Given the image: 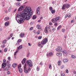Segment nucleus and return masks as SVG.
Masks as SVG:
<instances>
[{
  "instance_id": "obj_1",
  "label": "nucleus",
  "mask_w": 76,
  "mask_h": 76,
  "mask_svg": "<svg viewBox=\"0 0 76 76\" xmlns=\"http://www.w3.org/2000/svg\"><path fill=\"white\" fill-rule=\"evenodd\" d=\"M32 11L30 7H26L23 11L21 12V16L18 14H17L16 16V19L18 23H23L24 21H23V18H25L26 16L29 13Z\"/></svg>"
},
{
  "instance_id": "obj_2",
  "label": "nucleus",
  "mask_w": 76,
  "mask_h": 76,
  "mask_svg": "<svg viewBox=\"0 0 76 76\" xmlns=\"http://www.w3.org/2000/svg\"><path fill=\"white\" fill-rule=\"evenodd\" d=\"M47 42H48V39H47V38H45L42 41L39 42L38 43V46L40 47L41 48H42L43 46H44V45H45Z\"/></svg>"
},
{
  "instance_id": "obj_3",
  "label": "nucleus",
  "mask_w": 76,
  "mask_h": 76,
  "mask_svg": "<svg viewBox=\"0 0 76 76\" xmlns=\"http://www.w3.org/2000/svg\"><path fill=\"white\" fill-rule=\"evenodd\" d=\"M33 14L32 11H31V12L29 13V14H27L26 17H25V18H24L25 20H29L31 19V16H32Z\"/></svg>"
},
{
  "instance_id": "obj_4",
  "label": "nucleus",
  "mask_w": 76,
  "mask_h": 76,
  "mask_svg": "<svg viewBox=\"0 0 76 76\" xmlns=\"http://www.w3.org/2000/svg\"><path fill=\"white\" fill-rule=\"evenodd\" d=\"M69 7H70V4H64L62 6V9L63 10H64L65 8L67 9V8H69Z\"/></svg>"
},
{
  "instance_id": "obj_5",
  "label": "nucleus",
  "mask_w": 76,
  "mask_h": 76,
  "mask_svg": "<svg viewBox=\"0 0 76 76\" xmlns=\"http://www.w3.org/2000/svg\"><path fill=\"white\" fill-rule=\"evenodd\" d=\"M26 63L27 64L28 66L29 67H32V62L31 61H26Z\"/></svg>"
},
{
  "instance_id": "obj_6",
  "label": "nucleus",
  "mask_w": 76,
  "mask_h": 76,
  "mask_svg": "<svg viewBox=\"0 0 76 76\" xmlns=\"http://www.w3.org/2000/svg\"><path fill=\"white\" fill-rule=\"evenodd\" d=\"M25 7L24 5H21L19 7V9H18V11L19 12L20 11H22L23 9H24Z\"/></svg>"
},
{
  "instance_id": "obj_7",
  "label": "nucleus",
  "mask_w": 76,
  "mask_h": 76,
  "mask_svg": "<svg viewBox=\"0 0 76 76\" xmlns=\"http://www.w3.org/2000/svg\"><path fill=\"white\" fill-rule=\"evenodd\" d=\"M39 7H37V10H36V13L37 15H40V12H39Z\"/></svg>"
},
{
  "instance_id": "obj_8",
  "label": "nucleus",
  "mask_w": 76,
  "mask_h": 76,
  "mask_svg": "<svg viewBox=\"0 0 76 76\" xmlns=\"http://www.w3.org/2000/svg\"><path fill=\"white\" fill-rule=\"evenodd\" d=\"M54 54L53 53L51 52L49 53L48 54H47V57H51V56H53Z\"/></svg>"
},
{
  "instance_id": "obj_9",
  "label": "nucleus",
  "mask_w": 76,
  "mask_h": 76,
  "mask_svg": "<svg viewBox=\"0 0 76 76\" xmlns=\"http://www.w3.org/2000/svg\"><path fill=\"white\" fill-rule=\"evenodd\" d=\"M62 53L64 56H67V53L66 52V51L65 50H64L62 51Z\"/></svg>"
},
{
  "instance_id": "obj_10",
  "label": "nucleus",
  "mask_w": 76,
  "mask_h": 76,
  "mask_svg": "<svg viewBox=\"0 0 76 76\" xmlns=\"http://www.w3.org/2000/svg\"><path fill=\"white\" fill-rule=\"evenodd\" d=\"M37 29H38L40 31H42V28H41V27L40 26V25H38L37 26Z\"/></svg>"
},
{
  "instance_id": "obj_11",
  "label": "nucleus",
  "mask_w": 76,
  "mask_h": 76,
  "mask_svg": "<svg viewBox=\"0 0 76 76\" xmlns=\"http://www.w3.org/2000/svg\"><path fill=\"white\" fill-rule=\"evenodd\" d=\"M7 64V63H3L2 64V68H4V67L6 66Z\"/></svg>"
},
{
  "instance_id": "obj_12",
  "label": "nucleus",
  "mask_w": 76,
  "mask_h": 76,
  "mask_svg": "<svg viewBox=\"0 0 76 76\" xmlns=\"http://www.w3.org/2000/svg\"><path fill=\"white\" fill-rule=\"evenodd\" d=\"M25 35V33H21L20 35V37L21 38H23V37H24V35Z\"/></svg>"
},
{
  "instance_id": "obj_13",
  "label": "nucleus",
  "mask_w": 76,
  "mask_h": 76,
  "mask_svg": "<svg viewBox=\"0 0 76 76\" xmlns=\"http://www.w3.org/2000/svg\"><path fill=\"white\" fill-rule=\"evenodd\" d=\"M48 27H46L44 29V31L46 34H48Z\"/></svg>"
},
{
  "instance_id": "obj_14",
  "label": "nucleus",
  "mask_w": 76,
  "mask_h": 76,
  "mask_svg": "<svg viewBox=\"0 0 76 76\" xmlns=\"http://www.w3.org/2000/svg\"><path fill=\"white\" fill-rule=\"evenodd\" d=\"M52 22H53V23H56L57 21V20H56V19L55 18H53L52 20Z\"/></svg>"
},
{
  "instance_id": "obj_15",
  "label": "nucleus",
  "mask_w": 76,
  "mask_h": 76,
  "mask_svg": "<svg viewBox=\"0 0 76 76\" xmlns=\"http://www.w3.org/2000/svg\"><path fill=\"white\" fill-rule=\"evenodd\" d=\"M26 58H24L23 59V60L22 61L21 63L22 64H24V63H25V62H26Z\"/></svg>"
},
{
  "instance_id": "obj_16",
  "label": "nucleus",
  "mask_w": 76,
  "mask_h": 76,
  "mask_svg": "<svg viewBox=\"0 0 76 76\" xmlns=\"http://www.w3.org/2000/svg\"><path fill=\"white\" fill-rule=\"evenodd\" d=\"M56 55L58 57H60V56H61V55H62V54L60 53H56Z\"/></svg>"
},
{
  "instance_id": "obj_17",
  "label": "nucleus",
  "mask_w": 76,
  "mask_h": 76,
  "mask_svg": "<svg viewBox=\"0 0 76 76\" xmlns=\"http://www.w3.org/2000/svg\"><path fill=\"white\" fill-rule=\"evenodd\" d=\"M15 4L18 7H19L20 6V2H17L15 3Z\"/></svg>"
},
{
  "instance_id": "obj_18",
  "label": "nucleus",
  "mask_w": 76,
  "mask_h": 76,
  "mask_svg": "<svg viewBox=\"0 0 76 76\" xmlns=\"http://www.w3.org/2000/svg\"><path fill=\"white\" fill-rule=\"evenodd\" d=\"M58 49L60 51H62V49L61 47L58 46Z\"/></svg>"
},
{
  "instance_id": "obj_19",
  "label": "nucleus",
  "mask_w": 76,
  "mask_h": 76,
  "mask_svg": "<svg viewBox=\"0 0 76 76\" xmlns=\"http://www.w3.org/2000/svg\"><path fill=\"white\" fill-rule=\"evenodd\" d=\"M9 24V21L6 22L5 23V26H8Z\"/></svg>"
},
{
  "instance_id": "obj_20",
  "label": "nucleus",
  "mask_w": 76,
  "mask_h": 76,
  "mask_svg": "<svg viewBox=\"0 0 76 76\" xmlns=\"http://www.w3.org/2000/svg\"><path fill=\"white\" fill-rule=\"evenodd\" d=\"M55 12H56V10H53L51 11V12L52 14H54V13H55Z\"/></svg>"
},
{
  "instance_id": "obj_21",
  "label": "nucleus",
  "mask_w": 76,
  "mask_h": 76,
  "mask_svg": "<svg viewBox=\"0 0 76 76\" xmlns=\"http://www.w3.org/2000/svg\"><path fill=\"white\" fill-rule=\"evenodd\" d=\"M16 66H17V64L16 63H14L12 64V67L14 68L16 67Z\"/></svg>"
},
{
  "instance_id": "obj_22",
  "label": "nucleus",
  "mask_w": 76,
  "mask_h": 76,
  "mask_svg": "<svg viewBox=\"0 0 76 76\" xmlns=\"http://www.w3.org/2000/svg\"><path fill=\"white\" fill-rule=\"evenodd\" d=\"M17 48L18 50H20V49L22 48V45H20Z\"/></svg>"
},
{
  "instance_id": "obj_23",
  "label": "nucleus",
  "mask_w": 76,
  "mask_h": 76,
  "mask_svg": "<svg viewBox=\"0 0 76 76\" xmlns=\"http://www.w3.org/2000/svg\"><path fill=\"white\" fill-rule=\"evenodd\" d=\"M55 18L56 19L57 21V20H59L60 19V17H57Z\"/></svg>"
},
{
  "instance_id": "obj_24",
  "label": "nucleus",
  "mask_w": 76,
  "mask_h": 76,
  "mask_svg": "<svg viewBox=\"0 0 76 76\" xmlns=\"http://www.w3.org/2000/svg\"><path fill=\"white\" fill-rule=\"evenodd\" d=\"M63 61L64 63H66L68 61V59H64L63 60Z\"/></svg>"
},
{
  "instance_id": "obj_25",
  "label": "nucleus",
  "mask_w": 76,
  "mask_h": 76,
  "mask_svg": "<svg viewBox=\"0 0 76 76\" xmlns=\"http://www.w3.org/2000/svg\"><path fill=\"white\" fill-rule=\"evenodd\" d=\"M24 72L25 73H29V71L26 69H24Z\"/></svg>"
},
{
  "instance_id": "obj_26",
  "label": "nucleus",
  "mask_w": 76,
  "mask_h": 76,
  "mask_svg": "<svg viewBox=\"0 0 76 76\" xmlns=\"http://www.w3.org/2000/svg\"><path fill=\"white\" fill-rule=\"evenodd\" d=\"M6 42H7V40H6V39H5L2 42V44H5Z\"/></svg>"
},
{
  "instance_id": "obj_27",
  "label": "nucleus",
  "mask_w": 76,
  "mask_h": 76,
  "mask_svg": "<svg viewBox=\"0 0 76 76\" xmlns=\"http://www.w3.org/2000/svg\"><path fill=\"white\" fill-rule=\"evenodd\" d=\"M27 66L26 65V64H24V70H26V66Z\"/></svg>"
},
{
  "instance_id": "obj_28",
  "label": "nucleus",
  "mask_w": 76,
  "mask_h": 76,
  "mask_svg": "<svg viewBox=\"0 0 76 76\" xmlns=\"http://www.w3.org/2000/svg\"><path fill=\"white\" fill-rule=\"evenodd\" d=\"M58 66H60V64H61V61H59L58 62Z\"/></svg>"
},
{
  "instance_id": "obj_29",
  "label": "nucleus",
  "mask_w": 76,
  "mask_h": 76,
  "mask_svg": "<svg viewBox=\"0 0 76 76\" xmlns=\"http://www.w3.org/2000/svg\"><path fill=\"white\" fill-rule=\"evenodd\" d=\"M36 18H37V16L36 15H34L32 17V19H35Z\"/></svg>"
},
{
  "instance_id": "obj_30",
  "label": "nucleus",
  "mask_w": 76,
  "mask_h": 76,
  "mask_svg": "<svg viewBox=\"0 0 76 76\" xmlns=\"http://www.w3.org/2000/svg\"><path fill=\"white\" fill-rule=\"evenodd\" d=\"M61 26L60 25L58 27L57 29L58 30L59 29H61Z\"/></svg>"
},
{
  "instance_id": "obj_31",
  "label": "nucleus",
  "mask_w": 76,
  "mask_h": 76,
  "mask_svg": "<svg viewBox=\"0 0 76 76\" xmlns=\"http://www.w3.org/2000/svg\"><path fill=\"white\" fill-rule=\"evenodd\" d=\"M19 49H17V50L16 51V52L15 53L14 56H15V55H16V53L19 52Z\"/></svg>"
},
{
  "instance_id": "obj_32",
  "label": "nucleus",
  "mask_w": 76,
  "mask_h": 76,
  "mask_svg": "<svg viewBox=\"0 0 76 76\" xmlns=\"http://www.w3.org/2000/svg\"><path fill=\"white\" fill-rule=\"evenodd\" d=\"M19 71L20 73H22V69L21 68H19Z\"/></svg>"
},
{
  "instance_id": "obj_33",
  "label": "nucleus",
  "mask_w": 76,
  "mask_h": 76,
  "mask_svg": "<svg viewBox=\"0 0 76 76\" xmlns=\"http://www.w3.org/2000/svg\"><path fill=\"white\" fill-rule=\"evenodd\" d=\"M9 19V18L8 17H6L4 18V20H8Z\"/></svg>"
},
{
  "instance_id": "obj_34",
  "label": "nucleus",
  "mask_w": 76,
  "mask_h": 76,
  "mask_svg": "<svg viewBox=\"0 0 76 76\" xmlns=\"http://www.w3.org/2000/svg\"><path fill=\"white\" fill-rule=\"evenodd\" d=\"M71 57L73 58H76V56H75V55H71Z\"/></svg>"
},
{
  "instance_id": "obj_35",
  "label": "nucleus",
  "mask_w": 76,
  "mask_h": 76,
  "mask_svg": "<svg viewBox=\"0 0 76 76\" xmlns=\"http://www.w3.org/2000/svg\"><path fill=\"white\" fill-rule=\"evenodd\" d=\"M53 10V7H49V10H50V11H51V10Z\"/></svg>"
},
{
  "instance_id": "obj_36",
  "label": "nucleus",
  "mask_w": 76,
  "mask_h": 76,
  "mask_svg": "<svg viewBox=\"0 0 76 76\" xmlns=\"http://www.w3.org/2000/svg\"><path fill=\"white\" fill-rule=\"evenodd\" d=\"M37 35H39V34H40V31H37Z\"/></svg>"
},
{
  "instance_id": "obj_37",
  "label": "nucleus",
  "mask_w": 76,
  "mask_h": 76,
  "mask_svg": "<svg viewBox=\"0 0 76 76\" xmlns=\"http://www.w3.org/2000/svg\"><path fill=\"white\" fill-rule=\"evenodd\" d=\"M11 10H12V7H10L9 9H8V11L9 12H10V11H11Z\"/></svg>"
},
{
  "instance_id": "obj_38",
  "label": "nucleus",
  "mask_w": 76,
  "mask_h": 76,
  "mask_svg": "<svg viewBox=\"0 0 76 76\" xmlns=\"http://www.w3.org/2000/svg\"><path fill=\"white\" fill-rule=\"evenodd\" d=\"M7 48H6L4 50V52H7Z\"/></svg>"
},
{
  "instance_id": "obj_39",
  "label": "nucleus",
  "mask_w": 76,
  "mask_h": 76,
  "mask_svg": "<svg viewBox=\"0 0 76 76\" xmlns=\"http://www.w3.org/2000/svg\"><path fill=\"white\" fill-rule=\"evenodd\" d=\"M42 38V37L41 36H39L38 37V39H41Z\"/></svg>"
},
{
  "instance_id": "obj_40",
  "label": "nucleus",
  "mask_w": 76,
  "mask_h": 76,
  "mask_svg": "<svg viewBox=\"0 0 76 76\" xmlns=\"http://www.w3.org/2000/svg\"><path fill=\"white\" fill-rule=\"evenodd\" d=\"M71 16V15L70 14H69L68 15V16L69 18H70Z\"/></svg>"
},
{
  "instance_id": "obj_41",
  "label": "nucleus",
  "mask_w": 76,
  "mask_h": 76,
  "mask_svg": "<svg viewBox=\"0 0 76 76\" xmlns=\"http://www.w3.org/2000/svg\"><path fill=\"white\" fill-rule=\"evenodd\" d=\"M8 60H9V61H10L11 60V58H10V57H8Z\"/></svg>"
},
{
  "instance_id": "obj_42",
  "label": "nucleus",
  "mask_w": 76,
  "mask_h": 76,
  "mask_svg": "<svg viewBox=\"0 0 76 76\" xmlns=\"http://www.w3.org/2000/svg\"><path fill=\"white\" fill-rule=\"evenodd\" d=\"M4 47H5V45H1V48H4Z\"/></svg>"
},
{
  "instance_id": "obj_43",
  "label": "nucleus",
  "mask_w": 76,
  "mask_h": 76,
  "mask_svg": "<svg viewBox=\"0 0 76 76\" xmlns=\"http://www.w3.org/2000/svg\"><path fill=\"white\" fill-rule=\"evenodd\" d=\"M22 42V40L21 39H19L18 40V42Z\"/></svg>"
},
{
  "instance_id": "obj_44",
  "label": "nucleus",
  "mask_w": 76,
  "mask_h": 76,
  "mask_svg": "<svg viewBox=\"0 0 76 76\" xmlns=\"http://www.w3.org/2000/svg\"><path fill=\"white\" fill-rule=\"evenodd\" d=\"M54 25L55 26H57L58 25V23H55V24H54Z\"/></svg>"
},
{
  "instance_id": "obj_45",
  "label": "nucleus",
  "mask_w": 76,
  "mask_h": 76,
  "mask_svg": "<svg viewBox=\"0 0 76 76\" xmlns=\"http://www.w3.org/2000/svg\"><path fill=\"white\" fill-rule=\"evenodd\" d=\"M5 70L6 71H8L9 70V68L7 67L5 68Z\"/></svg>"
},
{
  "instance_id": "obj_46",
  "label": "nucleus",
  "mask_w": 76,
  "mask_h": 76,
  "mask_svg": "<svg viewBox=\"0 0 76 76\" xmlns=\"http://www.w3.org/2000/svg\"><path fill=\"white\" fill-rule=\"evenodd\" d=\"M21 67V64H20L18 66V68H20V67Z\"/></svg>"
},
{
  "instance_id": "obj_47",
  "label": "nucleus",
  "mask_w": 76,
  "mask_h": 76,
  "mask_svg": "<svg viewBox=\"0 0 76 76\" xmlns=\"http://www.w3.org/2000/svg\"><path fill=\"white\" fill-rule=\"evenodd\" d=\"M10 37H11V38H12V37L13 36V34L12 33L10 34Z\"/></svg>"
},
{
  "instance_id": "obj_48",
  "label": "nucleus",
  "mask_w": 76,
  "mask_h": 76,
  "mask_svg": "<svg viewBox=\"0 0 76 76\" xmlns=\"http://www.w3.org/2000/svg\"><path fill=\"white\" fill-rule=\"evenodd\" d=\"M39 67H37V71H39Z\"/></svg>"
},
{
  "instance_id": "obj_49",
  "label": "nucleus",
  "mask_w": 76,
  "mask_h": 76,
  "mask_svg": "<svg viewBox=\"0 0 76 76\" xmlns=\"http://www.w3.org/2000/svg\"><path fill=\"white\" fill-rule=\"evenodd\" d=\"M49 68L50 69H51V64H49Z\"/></svg>"
},
{
  "instance_id": "obj_50",
  "label": "nucleus",
  "mask_w": 76,
  "mask_h": 76,
  "mask_svg": "<svg viewBox=\"0 0 76 76\" xmlns=\"http://www.w3.org/2000/svg\"><path fill=\"white\" fill-rule=\"evenodd\" d=\"M33 29V27H31L30 28V31H31V30H32Z\"/></svg>"
},
{
  "instance_id": "obj_51",
  "label": "nucleus",
  "mask_w": 76,
  "mask_h": 76,
  "mask_svg": "<svg viewBox=\"0 0 76 76\" xmlns=\"http://www.w3.org/2000/svg\"><path fill=\"white\" fill-rule=\"evenodd\" d=\"M49 25H53V23L51 22H49Z\"/></svg>"
},
{
  "instance_id": "obj_52",
  "label": "nucleus",
  "mask_w": 76,
  "mask_h": 76,
  "mask_svg": "<svg viewBox=\"0 0 76 76\" xmlns=\"http://www.w3.org/2000/svg\"><path fill=\"white\" fill-rule=\"evenodd\" d=\"M67 16H68V15L66 14L65 16V18H67Z\"/></svg>"
},
{
  "instance_id": "obj_53",
  "label": "nucleus",
  "mask_w": 76,
  "mask_h": 76,
  "mask_svg": "<svg viewBox=\"0 0 76 76\" xmlns=\"http://www.w3.org/2000/svg\"><path fill=\"white\" fill-rule=\"evenodd\" d=\"M0 53H1V54H3V50H0Z\"/></svg>"
},
{
  "instance_id": "obj_54",
  "label": "nucleus",
  "mask_w": 76,
  "mask_h": 76,
  "mask_svg": "<svg viewBox=\"0 0 76 76\" xmlns=\"http://www.w3.org/2000/svg\"><path fill=\"white\" fill-rule=\"evenodd\" d=\"M28 71H31V69L30 68H28Z\"/></svg>"
},
{
  "instance_id": "obj_55",
  "label": "nucleus",
  "mask_w": 76,
  "mask_h": 76,
  "mask_svg": "<svg viewBox=\"0 0 76 76\" xmlns=\"http://www.w3.org/2000/svg\"><path fill=\"white\" fill-rule=\"evenodd\" d=\"M10 71H8L7 72V74H8V75H9L10 74Z\"/></svg>"
},
{
  "instance_id": "obj_56",
  "label": "nucleus",
  "mask_w": 76,
  "mask_h": 76,
  "mask_svg": "<svg viewBox=\"0 0 76 76\" xmlns=\"http://www.w3.org/2000/svg\"><path fill=\"white\" fill-rule=\"evenodd\" d=\"M55 30H56V28H53V29H52V31H53V32H54V31H55Z\"/></svg>"
},
{
  "instance_id": "obj_57",
  "label": "nucleus",
  "mask_w": 76,
  "mask_h": 76,
  "mask_svg": "<svg viewBox=\"0 0 76 76\" xmlns=\"http://www.w3.org/2000/svg\"><path fill=\"white\" fill-rule=\"evenodd\" d=\"M69 72V70L68 69L66 70V73H68Z\"/></svg>"
},
{
  "instance_id": "obj_58",
  "label": "nucleus",
  "mask_w": 76,
  "mask_h": 76,
  "mask_svg": "<svg viewBox=\"0 0 76 76\" xmlns=\"http://www.w3.org/2000/svg\"><path fill=\"white\" fill-rule=\"evenodd\" d=\"M61 76H65V75L64 73H62L61 74Z\"/></svg>"
},
{
  "instance_id": "obj_59",
  "label": "nucleus",
  "mask_w": 76,
  "mask_h": 76,
  "mask_svg": "<svg viewBox=\"0 0 76 76\" xmlns=\"http://www.w3.org/2000/svg\"><path fill=\"white\" fill-rule=\"evenodd\" d=\"M56 50L57 51H58V52L59 51H60V50H59L58 49H57V48L56 49Z\"/></svg>"
},
{
  "instance_id": "obj_60",
  "label": "nucleus",
  "mask_w": 76,
  "mask_h": 76,
  "mask_svg": "<svg viewBox=\"0 0 76 76\" xmlns=\"http://www.w3.org/2000/svg\"><path fill=\"white\" fill-rule=\"evenodd\" d=\"M5 13H7V10H5Z\"/></svg>"
},
{
  "instance_id": "obj_61",
  "label": "nucleus",
  "mask_w": 76,
  "mask_h": 76,
  "mask_svg": "<svg viewBox=\"0 0 76 76\" xmlns=\"http://www.w3.org/2000/svg\"><path fill=\"white\" fill-rule=\"evenodd\" d=\"M74 74H75V75H76V72L75 71H74L73 72Z\"/></svg>"
},
{
  "instance_id": "obj_62",
  "label": "nucleus",
  "mask_w": 76,
  "mask_h": 76,
  "mask_svg": "<svg viewBox=\"0 0 76 76\" xmlns=\"http://www.w3.org/2000/svg\"><path fill=\"white\" fill-rule=\"evenodd\" d=\"M7 63L8 64H9V63H10L9 61H7Z\"/></svg>"
},
{
  "instance_id": "obj_63",
  "label": "nucleus",
  "mask_w": 76,
  "mask_h": 76,
  "mask_svg": "<svg viewBox=\"0 0 76 76\" xmlns=\"http://www.w3.org/2000/svg\"><path fill=\"white\" fill-rule=\"evenodd\" d=\"M63 68H64V66H61V69H63Z\"/></svg>"
},
{
  "instance_id": "obj_64",
  "label": "nucleus",
  "mask_w": 76,
  "mask_h": 76,
  "mask_svg": "<svg viewBox=\"0 0 76 76\" xmlns=\"http://www.w3.org/2000/svg\"><path fill=\"white\" fill-rule=\"evenodd\" d=\"M10 39V37H8L7 38V39Z\"/></svg>"
}]
</instances>
